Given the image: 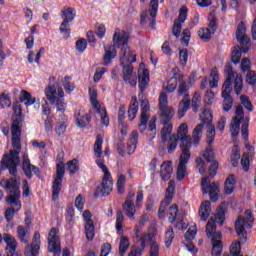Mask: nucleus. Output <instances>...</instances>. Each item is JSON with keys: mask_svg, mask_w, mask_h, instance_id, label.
<instances>
[{"mask_svg": "<svg viewBox=\"0 0 256 256\" xmlns=\"http://www.w3.org/2000/svg\"><path fill=\"white\" fill-rule=\"evenodd\" d=\"M195 235H197V225L190 227L185 233L186 241H193L195 239Z\"/></svg>", "mask_w": 256, "mask_h": 256, "instance_id": "obj_51", "label": "nucleus"}, {"mask_svg": "<svg viewBox=\"0 0 256 256\" xmlns=\"http://www.w3.org/2000/svg\"><path fill=\"white\" fill-rule=\"evenodd\" d=\"M3 241L6 244V256H21V254L17 252V240L15 237L11 234H4Z\"/></svg>", "mask_w": 256, "mask_h": 256, "instance_id": "obj_15", "label": "nucleus"}, {"mask_svg": "<svg viewBox=\"0 0 256 256\" xmlns=\"http://www.w3.org/2000/svg\"><path fill=\"white\" fill-rule=\"evenodd\" d=\"M87 49V41H85V38H81L76 42V50L78 53H83Z\"/></svg>", "mask_w": 256, "mask_h": 256, "instance_id": "obj_63", "label": "nucleus"}, {"mask_svg": "<svg viewBox=\"0 0 256 256\" xmlns=\"http://www.w3.org/2000/svg\"><path fill=\"white\" fill-rule=\"evenodd\" d=\"M225 71L227 76L222 86V97H231V92L233 91L231 85H233V79H235V71H233L231 65H227Z\"/></svg>", "mask_w": 256, "mask_h": 256, "instance_id": "obj_12", "label": "nucleus"}, {"mask_svg": "<svg viewBox=\"0 0 256 256\" xmlns=\"http://www.w3.org/2000/svg\"><path fill=\"white\" fill-rule=\"evenodd\" d=\"M129 41V34L125 31H119L116 30L113 36V43L115 45H118V47H121L120 51V63L121 65H126L129 63H135L137 61V55L131 48H129V44L127 43Z\"/></svg>", "mask_w": 256, "mask_h": 256, "instance_id": "obj_6", "label": "nucleus"}, {"mask_svg": "<svg viewBox=\"0 0 256 256\" xmlns=\"http://www.w3.org/2000/svg\"><path fill=\"white\" fill-rule=\"evenodd\" d=\"M177 95L178 97L184 96V98L178 104V117L179 119H182V117H185V113H187L191 107V96H189V88H187V82L182 81L178 85Z\"/></svg>", "mask_w": 256, "mask_h": 256, "instance_id": "obj_8", "label": "nucleus"}, {"mask_svg": "<svg viewBox=\"0 0 256 256\" xmlns=\"http://www.w3.org/2000/svg\"><path fill=\"white\" fill-rule=\"evenodd\" d=\"M41 248V234L35 232L32 243L27 244L25 255L26 256H39V249Z\"/></svg>", "mask_w": 256, "mask_h": 256, "instance_id": "obj_17", "label": "nucleus"}, {"mask_svg": "<svg viewBox=\"0 0 256 256\" xmlns=\"http://www.w3.org/2000/svg\"><path fill=\"white\" fill-rule=\"evenodd\" d=\"M254 222L255 217H253V211L251 210H246L244 216H238L235 222V230L242 243L247 241V231H245V227H247V229H252Z\"/></svg>", "mask_w": 256, "mask_h": 256, "instance_id": "obj_7", "label": "nucleus"}, {"mask_svg": "<svg viewBox=\"0 0 256 256\" xmlns=\"http://www.w3.org/2000/svg\"><path fill=\"white\" fill-rule=\"evenodd\" d=\"M94 155L97 158L96 165H98L104 173L101 184L97 186L94 192V197H107V195L113 191V179L111 178L109 169H107V166L104 164L105 160L101 158V155H103V137L100 134L97 135L96 142L94 143Z\"/></svg>", "mask_w": 256, "mask_h": 256, "instance_id": "obj_4", "label": "nucleus"}, {"mask_svg": "<svg viewBox=\"0 0 256 256\" xmlns=\"http://www.w3.org/2000/svg\"><path fill=\"white\" fill-rule=\"evenodd\" d=\"M181 141V149L182 151H189L191 149V146L193 145V142L191 141V136H184L179 138Z\"/></svg>", "mask_w": 256, "mask_h": 256, "instance_id": "obj_41", "label": "nucleus"}, {"mask_svg": "<svg viewBox=\"0 0 256 256\" xmlns=\"http://www.w3.org/2000/svg\"><path fill=\"white\" fill-rule=\"evenodd\" d=\"M0 105L5 109V107H11V97H9V94L2 93L0 95Z\"/></svg>", "mask_w": 256, "mask_h": 256, "instance_id": "obj_50", "label": "nucleus"}, {"mask_svg": "<svg viewBox=\"0 0 256 256\" xmlns=\"http://www.w3.org/2000/svg\"><path fill=\"white\" fill-rule=\"evenodd\" d=\"M172 201H173V199L171 198V195L165 196L164 200L161 202L160 207L158 209V217L160 219L165 218V211H166L167 207H169V205H171Z\"/></svg>", "mask_w": 256, "mask_h": 256, "instance_id": "obj_33", "label": "nucleus"}, {"mask_svg": "<svg viewBox=\"0 0 256 256\" xmlns=\"http://www.w3.org/2000/svg\"><path fill=\"white\" fill-rule=\"evenodd\" d=\"M189 159H191V151L182 150V154L180 155V165H187L189 163Z\"/></svg>", "mask_w": 256, "mask_h": 256, "instance_id": "obj_54", "label": "nucleus"}, {"mask_svg": "<svg viewBox=\"0 0 256 256\" xmlns=\"http://www.w3.org/2000/svg\"><path fill=\"white\" fill-rule=\"evenodd\" d=\"M92 215L89 210L83 212V219L85 221V235L87 241H93L95 237V223L91 219Z\"/></svg>", "mask_w": 256, "mask_h": 256, "instance_id": "obj_13", "label": "nucleus"}, {"mask_svg": "<svg viewBox=\"0 0 256 256\" xmlns=\"http://www.w3.org/2000/svg\"><path fill=\"white\" fill-rule=\"evenodd\" d=\"M63 177H65V163L59 162L56 166V176L52 185L53 201H57V199H59V193H61V183H63Z\"/></svg>", "mask_w": 256, "mask_h": 256, "instance_id": "obj_9", "label": "nucleus"}, {"mask_svg": "<svg viewBox=\"0 0 256 256\" xmlns=\"http://www.w3.org/2000/svg\"><path fill=\"white\" fill-rule=\"evenodd\" d=\"M22 161V169L28 179H31V177H33V173L34 175L40 177L41 171L37 166L31 164V160H29L28 155L24 154Z\"/></svg>", "mask_w": 256, "mask_h": 256, "instance_id": "obj_16", "label": "nucleus"}, {"mask_svg": "<svg viewBox=\"0 0 256 256\" xmlns=\"http://www.w3.org/2000/svg\"><path fill=\"white\" fill-rule=\"evenodd\" d=\"M12 147L8 154H4L1 161L6 166L12 177L8 180H2L0 185L5 183V189H10V195L6 198L7 205H14L17 211L21 210V190L19 189V179L17 178V167L21 163L19 153H21V126L19 120H14L11 126Z\"/></svg>", "mask_w": 256, "mask_h": 256, "instance_id": "obj_2", "label": "nucleus"}, {"mask_svg": "<svg viewBox=\"0 0 256 256\" xmlns=\"http://www.w3.org/2000/svg\"><path fill=\"white\" fill-rule=\"evenodd\" d=\"M129 245H131V243L129 242V238L122 236L119 244L120 255H124L125 253H127V249H129Z\"/></svg>", "mask_w": 256, "mask_h": 256, "instance_id": "obj_38", "label": "nucleus"}, {"mask_svg": "<svg viewBox=\"0 0 256 256\" xmlns=\"http://www.w3.org/2000/svg\"><path fill=\"white\" fill-rule=\"evenodd\" d=\"M90 103L93 109H95L96 113L100 115L102 125H105V127H109V115L107 114V109L105 108V105L99 102V100Z\"/></svg>", "mask_w": 256, "mask_h": 256, "instance_id": "obj_21", "label": "nucleus"}, {"mask_svg": "<svg viewBox=\"0 0 256 256\" xmlns=\"http://www.w3.org/2000/svg\"><path fill=\"white\" fill-rule=\"evenodd\" d=\"M138 85L141 93L147 89L149 86V70H143L142 73L138 75Z\"/></svg>", "mask_w": 256, "mask_h": 256, "instance_id": "obj_28", "label": "nucleus"}, {"mask_svg": "<svg viewBox=\"0 0 256 256\" xmlns=\"http://www.w3.org/2000/svg\"><path fill=\"white\" fill-rule=\"evenodd\" d=\"M234 91L236 95H241V92L243 91V76H241V74H236L235 76Z\"/></svg>", "mask_w": 256, "mask_h": 256, "instance_id": "obj_37", "label": "nucleus"}, {"mask_svg": "<svg viewBox=\"0 0 256 256\" xmlns=\"http://www.w3.org/2000/svg\"><path fill=\"white\" fill-rule=\"evenodd\" d=\"M239 159H241V153L239 151V146L234 145L232 148V154L230 156V162L232 167H237L239 165Z\"/></svg>", "mask_w": 256, "mask_h": 256, "instance_id": "obj_35", "label": "nucleus"}, {"mask_svg": "<svg viewBox=\"0 0 256 256\" xmlns=\"http://www.w3.org/2000/svg\"><path fill=\"white\" fill-rule=\"evenodd\" d=\"M168 213H169L168 221L170 223H175L176 221V224H175L176 229H179L180 231L183 229H187V226L183 221V214L179 213V207L177 206V204H172L168 209ZM177 214H178V217H177Z\"/></svg>", "mask_w": 256, "mask_h": 256, "instance_id": "obj_11", "label": "nucleus"}, {"mask_svg": "<svg viewBox=\"0 0 256 256\" xmlns=\"http://www.w3.org/2000/svg\"><path fill=\"white\" fill-rule=\"evenodd\" d=\"M140 107H141V116H140V123L138 124V127H139L140 133H143L145 129H147V123L149 121V114L147 113V111H149L150 109L149 101L142 100Z\"/></svg>", "mask_w": 256, "mask_h": 256, "instance_id": "obj_19", "label": "nucleus"}, {"mask_svg": "<svg viewBox=\"0 0 256 256\" xmlns=\"http://www.w3.org/2000/svg\"><path fill=\"white\" fill-rule=\"evenodd\" d=\"M180 65L185 67L187 65V59H189V51L187 49H181L179 51Z\"/></svg>", "mask_w": 256, "mask_h": 256, "instance_id": "obj_47", "label": "nucleus"}, {"mask_svg": "<svg viewBox=\"0 0 256 256\" xmlns=\"http://www.w3.org/2000/svg\"><path fill=\"white\" fill-rule=\"evenodd\" d=\"M44 93L50 105H53L57 101V99H63L65 97V92L63 91V88L55 84H49L45 88Z\"/></svg>", "mask_w": 256, "mask_h": 256, "instance_id": "obj_10", "label": "nucleus"}, {"mask_svg": "<svg viewBox=\"0 0 256 256\" xmlns=\"http://www.w3.org/2000/svg\"><path fill=\"white\" fill-rule=\"evenodd\" d=\"M150 16L152 17V25H155V18L157 17V9H159V0L150 1Z\"/></svg>", "mask_w": 256, "mask_h": 256, "instance_id": "obj_39", "label": "nucleus"}, {"mask_svg": "<svg viewBox=\"0 0 256 256\" xmlns=\"http://www.w3.org/2000/svg\"><path fill=\"white\" fill-rule=\"evenodd\" d=\"M222 97L224 99L222 102L223 110L226 112L231 111L233 107V97L231 96H222Z\"/></svg>", "mask_w": 256, "mask_h": 256, "instance_id": "obj_46", "label": "nucleus"}, {"mask_svg": "<svg viewBox=\"0 0 256 256\" xmlns=\"http://www.w3.org/2000/svg\"><path fill=\"white\" fill-rule=\"evenodd\" d=\"M20 101H24L26 107H31V105H34L35 109H39V107H41V101L25 90L21 91Z\"/></svg>", "mask_w": 256, "mask_h": 256, "instance_id": "obj_22", "label": "nucleus"}, {"mask_svg": "<svg viewBox=\"0 0 256 256\" xmlns=\"http://www.w3.org/2000/svg\"><path fill=\"white\" fill-rule=\"evenodd\" d=\"M160 113V125H163L160 135L162 143L168 141V153H173L177 149V143L179 142V136L173 133V123H171L173 117H175V110L169 106V98L167 93L161 92L158 104Z\"/></svg>", "mask_w": 256, "mask_h": 256, "instance_id": "obj_3", "label": "nucleus"}, {"mask_svg": "<svg viewBox=\"0 0 256 256\" xmlns=\"http://www.w3.org/2000/svg\"><path fill=\"white\" fill-rule=\"evenodd\" d=\"M129 141L131 144L127 148L128 155H133L137 149V143L139 141V132H137V130L132 131L129 136Z\"/></svg>", "mask_w": 256, "mask_h": 256, "instance_id": "obj_29", "label": "nucleus"}, {"mask_svg": "<svg viewBox=\"0 0 256 256\" xmlns=\"http://www.w3.org/2000/svg\"><path fill=\"white\" fill-rule=\"evenodd\" d=\"M54 105H56L57 111H59L60 113H65V111L67 109V103H65L63 98H58L55 101Z\"/></svg>", "mask_w": 256, "mask_h": 256, "instance_id": "obj_60", "label": "nucleus"}, {"mask_svg": "<svg viewBox=\"0 0 256 256\" xmlns=\"http://www.w3.org/2000/svg\"><path fill=\"white\" fill-rule=\"evenodd\" d=\"M60 33L64 35V39H68L71 35V27L69 26V22H65L64 20L60 24Z\"/></svg>", "mask_w": 256, "mask_h": 256, "instance_id": "obj_42", "label": "nucleus"}, {"mask_svg": "<svg viewBox=\"0 0 256 256\" xmlns=\"http://www.w3.org/2000/svg\"><path fill=\"white\" fill-rule=\"evenodd\" d=\"M139 111V104L132 103L128 108V119L133 121L137 117V113Z\"/></svg>", "mask_w": 256, "mask_h": 256, "instance_id": "obj_43", "label": "nucleus"}, {"mask_svg": "<svg viewBox=\"0 0 256 256\" xmlns=\"http://www.w3.org/2000/svg\"><path fill=\"white\" fill-rule=\"evenodd\" d=\"M215 222L219 223V225L225 223V212L223 209L218 210L215 214V220H209L206 225V235L207 237H212V256H221V253H223V234L217 232V225Z\"/></svg>", "mask_w": 256, "mask_h": 256, "instance_id": "obj_5", "label": "nucleus"}, {"mask_svg": "<svg viewBox=\"0 0 256 256\" xmlns=\"http://www.w3.org/2000/svg\"><path fill=\"white\" fill-rule=\"evenodd\" d=\"M189 132V128L187 126V123H183L178 128V134L176 135L178 139H181V137H188L187 133Z\"/></svg>", "mask_w": 256, "mask_h": 256, "instance_id": "obj_58", "label": "nucleus"}, {"mask_svg": "<svg viewBox=\"0 0 256 256\" xmlns=\"http://www.w3.org/2000/svg\"><path fill=\"white\" fill-rule=\"evenodd\" d=\"M251 165V162L249 160V154L244 153L242 155V159H241V166L243 171H245L246 173L249 171V167Z\"/></svg>", "mask_w": 256, "mask_h": 256, "instance_id": "obj_53", "label": "nucleus"}, {"mask_svg": "<svg viewBox=\"0 0 256 256\" xmlns=\"http://www.w3.org/2000/svg\"><path fill=\"white\" fill-rule=\"evenodd\" d=\"M212 32L209 28H201L198 30V37L202 39V41H211Z\"/></svg>", "mask_w": 256, "mask_h": 256, "instance_id": "obj_40", "label": "nucleus"}, {"mask_svg": "<svg viewBox=\"0 0 256 256\" xmlns=\"http://www.w3.org/2000/svg\"><path fill=\"white\" fill-rule=\"evenodd\" d=\"M17 235L21 243H24V244L29 243V229L25 228V226L19 225L17 227Z\"/></svg>", "mask_w": 256, "mask_h": 256, "instance_id": "obj_34", "label": "nucleus"}, {"mask_svg": "<svg viewBox=\"0 0 256 256\" xmlns=\"http://www.w3.org/2000/svg\"><path fill=\"white\" fill-rule=\"evenodd\" d=\"M61 17L66 23H71L77 17V12L74 8L66 6L61 11Z\"/></svg>", "mask_w": 256, "mask_h": 256, "instance_id": "obj_26", "label": "nucleus"}, {"mask_svg": "<svg viewBox=\"0 0 256 256\" xmlns=\"http://www.w3.org/2000/svg\"><path fill=\"white\" fill-rule=\"evenodd\" d=\"M241 61V47L235 46L232 51V62H234L235 65L237 63H240Z\"/></svg>", "mask_w": 256, "mask_h": 256, "instance_id": "obj_49", "label": "nucleus"}, {"mask_svg": "<svg viewBox=\"0 0 256 256\" xmlns=\"http://www.w3.org/2000/svg\"><path fill=\"white\" fill-rule=\"evenodd\" d=\"M150 256H159V244L156 242L150 244Z\"/></svg>", "mask_w": 256, "mask_h": 256, "instance_id": "obj_64", "label": "nucleus"}, {"mask_svg": "<svg viewBox=\"0 0 256 256\" xmlns=\"http://www.w3.org/2000/svg\"><path fill=\"white\" fill-rule=\"evenodd\" d=\"M78 161L77 159H74L72 161H69L67 163L68 165V170L70 172L71 175H75L77 173V171H79V165H78Z\"/></svg>", "mask_w": 256, "mask_h": 256, "instance_id": "obj_56", "label": "nucleus"}, {"mask_svg": "<svg viewBox=\"0 0 256 256\" xmlns=\"http://www.w3.org/2000/svg\"><path fill=\"white\" fill-rule=\"evenodd\" d=\"M186 175H187V165L178 164L176 179L178 181H183V179H185Z\"/></svg>", "mask_w": 256, "mask_h": 256, "instance_id": "obj_44", "label": "nucleus"}, {"mask_svg": "<svg viewBox=\"0 0 256 256\" xmlns=\"http://www.w3.org/2000/svg\"><path fill=\"white\" fill-rule=\"evenodd\" d=\"M196 169H198L201 175H205V173H207V163H205V160H203V158L196 159Z\"/></svg>", "mask_w": 256, "mask_h": 256, "instance_id": "obj_45", "label": "nucleus"}, {"mask_svg": "<svg viewBox=\"0 0 256 256\" xmlns=\"http://www.w3.org/2000/svg\"><path fill=\"white\" fill-rule=\"evenodd\" d=\"M125 181H127V178L125 177V175L121 174L118 177V180H117V183H116L118 193H124V191H125Z\"/></svg>", "mask_w": 256, "mask_h": 256, "instance_id": "obj_52", "label": "nucleus"}, {"mask_svg": "<svg viewBox=\"0 0 256 256\" xmlns=\"http://www.w3.org/2000/svg\"><path fill=\"white\" fill-rule=\"evenodd\" d=\"M173 239H175V233L173 232V228H169L166 231V236H165L166 247H169L173 243Z\"/></svg>", "mask_w": 256, "mask_h": 256, "instance_id": "obj_57", "label": "nucleus"}, {"mask_svg": "<svg viewBox=\"0 0 256 256\" xmlns=\"http://www.w3.org/2000/svg\"><path fill=\"white\" fill-rule=\"evenodd\" d=\"M240 129H241V120L237 118H233L230 124V133L232 137H237V135H239Z\"/></svg>", "mask_w": 256, "mask_h": 256, "instance_id": "obj_36", "label": "nucleus"}, {"mask_svg": "<svg viewBox=\"0 0 256 256\" xmlns=\"http://www.w3.org/2000/svg\"><path fill=\"white\" fill-rule=\"evenodd\" d=\"M201 105V94L199 92H195L192 98V109L197 111Z\"/></svg>", "mask_w": 256, "mask_h": 256, "instance_id": "obj_55", "label": "nucleus"}, {"mask_svg": "<svg viewBox=\"0 0 256 256\" xmlns=\"http://www.w3.org/2000/svg\"><path fill=\"white\" fill-rule=\"evenodd\" d=\"M198 214L201 221L209 219V215H211V202H209L208 200L202 202Z\"/></svg>", "mask_w": 256, "mask_h": 256, "instance_id": "obj_27", "label": "nucleus"}, {"mask_svg": "<svg viewBox=\"0 0 256 256\" xmlns=\"http://www.w3.org/2000/svg\"><path fill=\"white\" fill-rule=\"evenodd\" d=\"M177 79H183V75L175 73L174 77L168 81V85L164 86V91L173 93L177 89Z\"/></svg>", "mask_w": 256, "mask_h": 256, "instance_id": "obj_32", "label": "nucleus"}, {"mask_svg": "<svg viewBox=\"0 0 256 256\" xmlns=\"http://www.w3.org/2000/svg\"><path fill=\"white\" fill-rule=\"evenodd\" d=\"M187 11H188L187 7L182 6L179 11L178 20H175V22L173 24L172 34L177 39H179V37H181V27H182L183 23H185V21L187 20Z\"/></svg>", "mask_w": 256, "mask_h": 256, "instance_id": "obj_14", "label": "nucleus"}, {"mask_svg": "<svg viewBox=\"0 0 256 256\" xmlns=\"http://www.w3.org/2000/svg\"><path fill=\"white\" fill-rule=\"evenodd\" d=\"M201 117V123L198 124L193 132L192 139L194 145H199L201 137H203V127L207 129L206 131V143L208 147L203 153V158L207 163H211L208 167L209 175L204 176L201 180L202 192L204 194H209L210 201L215 203L219 199V182L211 183V179L217 175V170L219 169V162L215 161V151L213 150V142L215 141V126H213V114L209 110H204Z\"/></svg>", "mask_w": 256, "mask_h": 256, "instance_id": "obj_1", "label": "nucleus"}, {"mask_svg": "<svg viewBox=\"0 0 256 256\" xmlns=\"http://www.w3.org/2000/svg\"><path fill=\"white\" fill-rule=\"evenodd\" d=\"M15 207L16 208L9 207L5 211V219H6V221H8V223L13 221V218L15 217V211H19V210H17V206H15Z\"/></svg>", "mask_w": 256, "mask_h": 256, "instance_id": "obj_61", "label": "nucleus"}, {"mask_svg": "<svg viewBox=\"0 0 256 256\" xmlns=\"http://www.w3.org/2000/svg\"><path fill=\"white\" fill-rule=\"evenodd\" d=\"M240 101L245 109H247L248 111H253V104L251 103L249 97L242 95L240 96Z\"/></svg>", "mask_w": 256, "mask_h": 256, "instance_id": "obj_59", "label": "nucleus"}, {"mask_svg": "<svg viewBox=\"0 0 256 256\" xmlns=\"http://www.w3.org/2000/svg\"><path fill=\"white\" fill-rule=\"evenodd\" d=\"M123 221H125L123 212L121 210H118L116 213V229H117V231H121L123 229Z\"/></svg>", "mask_w": 256, "mask_h": 256, "instance_id": "obj_48", "label": "nucleus"}, {"mask_svg": "<svg viewBox=\"0 0 256 256\" xmlns=\"http://www.w3.org/2000/svg\"><path fill=\"white\" fill-rule=\"evenodd\" d=\"M160 167V177H162L163 181H169L171 179V175H173V166H171V162L165 161Z\"/></svg>", "mask_w": 256, "mask_h": 256, "instance_id": "obj_25", "label": "nucleus"}, {"mask_svg": "<svg viewBox=\"0 0 256 256\" xmlns=\"http://www.w3.org/2000/svg\"><path fill=\"white\" fill-rule=\"evenodd\" d=\"M246 82L248 85H256V72L249 70L246 74Z\"/></svg>", "mask_w": 256, "mask_h": 256, "instance_id": "obj_62", "label": "nucleus"}, {"mask_svg": "<svg viewBox=\"0 0 256 256\" xmlns=\"http://www.w3.org/2000/svg\"><path fill=\"white\" fill-rule=\"evenodd\" d=\"M133 63H126V64H121L123 69H122V75H123V80L131 85V87H135L137 85V76L133 75Z\"/></svg>", "mask_w": 256, "mask_h": 256, "instance_id": "obj_20", "label": "nucleus"}, {"mask_svg": "<svg viewBox=\"0 0 256 256\" xmlns=\"http://www.w3.org/2000/svg\"><path fill=\"white\" fill-rule=\"evenodd\" d=\"M75 119L78 127H87L91 123V114H87L84 111L79 110L75 114Z\"/></svg>", "mask_w": 256, "mask_h": 256, "instance_id": "obj_24", "label": "nucleus"}, {"mask_svg": "<svg viewBox=\"0 0 256 256\" xmlns=\"http://www.w3.org/2000/svg\"><path fill=\"white\" fill-rule=\"evenodd\" d=\"M48 250L50 253H61L57 228H52L48 234Z\"/></svg>", "mask_w": 256, "mask_h": 256, "instance_id": "obj_18", "label": "nucleus"}, {"mask_svg": "<svg viewBox=\"0 0 256 256\" xmlns=\"http://www.w3.org/2000/svg\"><path fill=\"white\" fill-rule=\"evenodd\" d=\"M237 181L235 180V175H229L228 179L224 182V193L226 195H231L235 191V185Z\"/></svg>", "mask_w": 256, "mask_h": 256, "instance_id": "obj_30", "label": "nucleus"}, {"mask_svg": "<svg viewBox=\"0 0 256 256\" xmlns=\"http://www.w3.org/2000/svg\"><path fill=\"white\" fill-rule=\"evenodd\" d=\"M122 209L130 221H135V213H137V209H135V202H133V200H125L122 205Z\"/></svg>", "mask_w": 256, "mask_h": 256, "instance_id": "obj_23", "label": "nucleus"}, {"mask_svg": "<svg viewBox=\"0 0 256 256\" xmlns=\"http://www.w3.org/2000/svg\"><path fill=\"white\" fill-rule=\"evenodd\" d=\"M117 47L118 45H115V42L112 46L109 47L108 50L105 51L104 54V65H109L111 63V59H115L117 57Z\"/></svg>", "mask_w": 256, "mask_h": 256, "instance_id": "obj_31", "label": "nucleus"}]
</instances>
